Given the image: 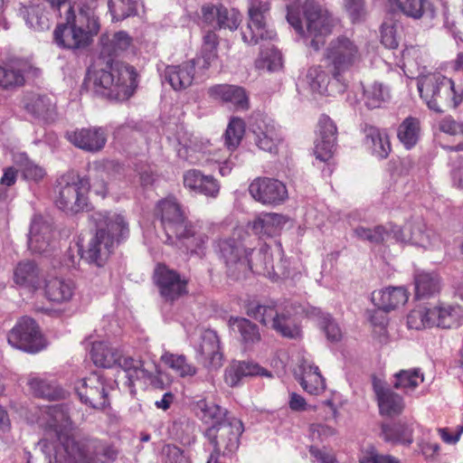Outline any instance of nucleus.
Wrapping results in <instances>:
<instances>
[{
  "label": "nucleus",
  "instance_id": "nucleus-28",
  "mask_svg": "<svg viewBox=\"0 0 463 463\" xmlns=\"http://www.w3.org/2000/svg\"><path fill=\"white\" fill-rule=\"evenodd\" d=\"M208 94L212 99L225 103H231L236 109H249V99L242 87L230 84H217L209 88Z\"/></svg>",
  "mask_w": 463,
  "mask_h": 463
},
{
  "label": "nucleus",
  "instance_id": "nucleus-20",
  "mask_svg": "<svg viewBox=\"0 0 463 463\" xmlns=\"http://www.w3.org/2000/svg\"><path fill=\"white\" fill-rule=\"evenodd\" d=\"M317 127L318 137L315 144L314 154L320 161L326 162L333 156L335 150L337 128L327 115L320 117Z\"/></svg>",
  "mask_w": 463,
  "mask_h": 463
},
{
  "label": "nucleus",
  "instance_id": "nucleus-16",
  "mask_svg": "<svg viewBox=\"0 0 463 463\" xmlns=\"http://www.w3.org/2000/svg\"><path fill=\"white\" fill-rule=\"evenodd\" d=\"M249 193L252 198L265 205H279L288 198L286 185L278 179L258 177L250 186Z\"/></svg>",
  "mask_w": 463,
  "mask_h": 463
},
{
  "label": "nucleus",
  "instance_id": "nucleus-1",
  "mask_svg": "<svg viewBox=\"0 0 463 463\" xmlns=\"http://www.w3.org/2000/svg\"><path fill=\"white\" fill-rule=\"evenodd\" d=\"M84 85L98 96L125 101L137 88V72L131 65L109 59L88 70Z\"/></svg>",
  "mask_w": 463,
  "mask_h": 463
},
{
  "label": "nucleus",
  "instance_id": "nucleus-22",
  "mask_svg": "<svg viewBox=\"0 0 463 463\" xmlns=\"http://www.w3.org/2000/svg\"><path fill=\"white\" fill-rule=\"evenodd\" d=\"M53 41L59 47L70 50L84 48L90 43L88 33L74 20L58 24L53 32Z\"/></svg>",
  "mask_w": 463,
  "mask_h": 463
},
{
  "label": "nucleus",
  "instance_id": "nucleus-32",
  "mask_svg": "<svg viewBox=\"0 0 463 463\" xmlns=\"http://www.w3.org/2000/svg\"><path fill=\"white\" fill-rule=\"evenodd\" d=\"M287 222L288 219L283 214L262 213L250 223V226L256 235L272 237L280 232Z\"/></svg>",
  "mask_w": 463,
  "mask_h": 463
},
{
  "label": "nucleus",
  "instance_id": "nucleus-18",
  "mask_svg": "<svg viewBox=\"0 0 463 463\" xmlns=\"http://www.w3.org/2000/svg\"><path fill=\"white\" fill-rule=\"evenodd\" d=\"M65 138L79 149L97 153L105 146L107 133L101 127H88L68 130Z\"/></svg>",
  "mask_w": 463,
  "mask_h": 463
},
{
  "label": "nucleus",
  "instance_id": "nucleus-19",
  "mask_svg": "<svg viewBox=\"0 0 463 463\" xmlns=\"http://www.w3.org/2000/svg\"><path fill=\"white\" fill-rule=\"evenodd\" d=\"M307 77L311 89L321 95L335 96L344 93L348 86L345 76H342V80H336L321 65L311 67Z\"/></svg>",
  "mask_w": 463,
  "mask_h": 463
},
{
  "label": "nucleus",
  "instance_id": "nucleus-50",
  "mask_svg": "<svg viewBox=\"0 0 463 463\" xmlns=\"http://www.w3.org/2000/svg\"><path fill=\"white\" fill-rule=\"evenodd\" d=\"M393 387L404 392L414 391L424 381V374L420 368L400 370L394 374Z\"/></svg>",
  "mask_w": 463,
  "mask_h": 463
},
{
  "label": "nucleus",
  "instance_id": "nucleus-31",
  "mask_svg": "<svg viewBox=\"0 0 463 463\" xmlns=\"http://www.w3.org/2000/svg\"><path fill=\"white\" fill-rule=\"evenodd\" d=\"M408 298L409 294L402 287H389L372 293V301L374 306L386 312L403 306Z\"/></svg>",
  "mask_w": 463,
  "mask_h": 463
},
{
  "label": "nucleus",
  "instance_id": "nucleus-2",
  "mask_svg": "<svg viewBox=\"0 0 463 463\" xmlns=\"http://www.w3.org/2000/svg\"><path fill=\"white\" fill-rule=\"evenodd\" d=\"M96 215L97 231L87 246L81 249V257L90 263L103 267L116 247L128 237L129 227L122 214L106 213Z\"/></svg>",
  "mask_w": 463,
  "mask_h": 463
},
{
  "label": "nucleus",
  "instance_id": "nucleus-36",
  "mask_svg": "<svg viewBox=\"0 0 463 463\" xmlns=\"http://www.w3.org/2000/svg\"><path fill=\"white\" fill-rule=\"evenodd\" d=\"M363 132L365 137V142L371 145L373 154L380 158H386L392 150V145L386 130L380 129L370 124H364Z\"/></svg>",
  "mask_w": 463,
  "mask_h": 463
},
{
  "label": "nucleus",
  "instance_id": "nucleus-35",
  "mask_svg": "<svg viewBox=\"0 0 463 463\" xmlns=\"http://www.w3.org/2000/svg\"><path fill=\"white\" fill-rule=\"evenodd\" d=\"M381 429L382 436L387 442L411 445L413 441L412 423L403 420L383 423Z\"/></svg>",
  "mask_w": 463,
  "mask_h": 463
},
{
  "label": "nucleus",
  "instance_id": "nucleus-41",
  "mask_svg": "<svg viewBox=\"0 0 463 463\" xmlns=\"http://www.w3.org/2000/svg\"><path fill=\"white\" fill-rule=\"evenodd\" d=\"M430 316L433 326L454 328L458 327L463 319V309L458 306L435 307L431 308Z\"/></svg>",
  "mask_w": 463,
  "mask_h": 463
},
{
  "label": "nucleus",
  "instance_id": "nucleus-37",
  "mask_svg": "<svg viewBox=\"0 0 463 463\" xmlns=\"http://www.w3.org/2000/svg\"><path fill=\"white\" fill-rule=\"evenodd\" d=\"M194 410L196 416L204 423L221 424L226 420H231L232 418L228 417V412L225 409L213 402L206 399H201L194 403Z\"/></svg>",
  "mask_w": 463,
  "mask_h": 463
},
{
  "label": "nucleus",
  "instance_id": "nucleus-48",
  "mask_svg": "<svg viewBox=\"0 0 463 463\" xmlns=\"http://www.w3.org/2000/svg\"><path fill=\"white\" fill-rule=\"evenodd\" d=\"M160 359L165 366L172 369L180 377L194 376L197 373L196 367L189 363L184 354L165 351Z\"/></svg>",
  "mask_w": 463,
  "mask_h": 463
},
{
  "label": "nucleus",
  "instance_id": "nucleus-14",
  "mask_svg": "<svg viewBox=\"0 0 463 463\" xmlns=\"http://www.w3.org/2000/svg\"><path fill=\"white\" fill-rule=\"evenodd\" d=\"M156 214L160 218L168 240L175 235L190 222L182 206L174 196L160 200L156 207Z\"/></svg>",
  "mask_w": 463,
  "mask_h": 463
},
{
  "label": "nucleus",
  "instance_id": "nucleus-51",
  "mask_svg": "<svg viewBox=\"0 0 463 463\" xmlns=\"http://www.w3.org/2000/svg\"><path fill=\"white\" fill-rule=\"evenodd\" d=\"M51 230L47 225L39 226L33 223L30 230L28 241L29 248L36 253H44L50 246Z\"/></svg>",
  "mask_w": 463,
  "mask_h": 463
},
{
  "label": "nucleus",
  "instance_id": "nucleus-13",
  "mask_svg": "<svg viewBox=\"0 0 463 463\" xmlns=\"http://www.w3.org/2000/svg\"><path fill=\"white\" fill-rule=\"evenodd\" d=\"M153 279L165 302L174 303L188 294V279L182 278L176 270L170 269L165 263L160 262L156 265Z\"/></svg>",
  "mask_w": 463,
  "mask_h": 463
},
{
  "label": "nucleus",
  "instance_id": "nucleus-45",
  "mask_svg": "<svg viewBox=\"0 0 463 463\" xmlns=\"http://www.w3.org/2000/svg\"><path fill=\"white\" fill-rule=\"evenodd\" d=\"M420 136V122L414 117L406 118L397 129V137L406 149L416 146Z\"/></svg>",
  "mask_w": 463,
  "mask_h": 463
},
{
  "label": "nucleus",
  "instance_id": "nucleus-43",
  "mask_svg": "<svg viewBox=\"0 0 463 463\" xmlns=\"http://www.w3.org/2000/svg\"><path fill=\"white\" fill-rule=\"evenodd\" d=\"M120 351L105 342H95L92 345L90 356L95 365L111 368L118 362Z\"/></svg>",
  "mask_w": 463,
  "mask_h": 463
},
{
  "label": "nucleus",
  "instance_id": "nucleus-3",
  "mask_svg": "<svg viewBox=\"0 0 463 463\" xmlns=\"http://www.w3.org/2000/svg\"><path fill=\"white\" fill-rule=\"evenodd\" d=\"M301 14L306 29L302 24L300 11L296 8H288L287 20L300 36L310 38V46L318 51L324 45L326 36L332 33L333 17L315 0H306L301 5Z\"/></svg>",
  "mask_w": 463,
  "mask_h": 463
},
{
  "label": "nucleus",
  "instance_id": "nucleus-34",
  "mask_svg": "<svg viewBox=\"0 0 463 463\" xmlns=\"http://www.w3.org/2000/svg\"><path fill=\"white\" fill-rule=\"evenodd\" d=\"M229 326L238 335L241 344L248 349L261 340V335L258 325L244 317H231Z\"/></svg>",
  "mask_w": 463,
  "mask_h": 463
},
{
  "label": "nucleus",
  "instance_id": "nucleus-56",
  "mask_svg": "<svg viewBox=\"0 0 463 463\" xmlns=\"http://www.w3.org/2000/svg\"><path fill=\"white\" fill-rule=\"evenodd\" d=\"M242 20L241 14L234 8H227L219 4V14L217 17L216 27L219 29H229L235 31L240 26Z\"/></svg>",
  "mask_w": 463,
  "mask_h": 463
},
{
  "label": "nucleus",
  "instance_id": "nucleus-21",
  "mask_svg": "<svg viewBox=\"0 0 463 463\" xmlns=\"http://www.w3.org/2000/svg\"><path fill=\"white\" fill-rule=\"evenodd\" d=\"M256 146L268 153L278 154L282 137L279 127L270 119L258 118L252 125Z\"/></svg>",
  "mask_w": 463,
  "mask_h": 463
},
{
  "label": "nucleus",
  "instance_id": "nucleus-44",
  "mask_svg": "<svg viewBox=\"0 0 463 463\" xmlns=\"http://www.w3.org/2000/svg\"><path fill=\"white\" fill-rule=\"evenodd\" d=\"M300 385L308 393L317 395L325 390V379L317 365L303 364Z\"/></svg>",
  "mask_w": 463,
  "mask_h": 463
},
{
  "label": "nucleus",
  "instance_id": "nucleus-9",
  "mask_svg": "<svg viewBox=\"0 0 463 463\" xmlns=\"http://www.w3.org/2000/svg\"><path fill=\"white\" fill-rule=\"evenodd\" d=\"M242 432V422L234 417L231 420L210 426L205 430V437L213 449L208 459L218 463L221 457L232 458L239 449Z\"/></svg>",
  "mask_w": 463,
  "mask_h": 463
},
{
  "label": "nucleus",
  "instance_id": "nucleus-52",
  "mask_svg": "<svg viewBox=\"0 0 463 463\" xmlns=\"http://www.w3.org/2000/svg\"><path fill=\"white\" fill-rule=\"evenodd\" d=\"M28 384L36 397L47 400H58L62 397V390L45 379L33 378Z\"/></svg>",
  "mask_w": 463,
  "mask_h": 463
},
{
  "label": "nucleus",
  "instance_id": "nucleus-63",
  "mask_svg": "<svg viewBox=\"0 0 463 463\" xmlns=\"http://www.w3.org/2000/svg\"><path fill=\"white\" fill-rule=\"evenodd\" d=\"M27 24L36 31H44L50 27L49 18L38 10H33L28 14Z\"/></svg>",
  "mask_w": 463,
  "mask_h": 463
},
{
  "label": "nucleus",
  "instance_id": "nucleus-23",
  "mask_svg": "<svg viewBox=\"0 0 463 463\" xmlns=\"http://www.w3.org/2000/svg\"><path fill=\"white\" fill-rule=\"evenodd\" d=\"M22 103L24 109L34 119L51 123L56 118V105L46 94L26 93Z\"/></svg>",
  "mask_w": 463,
  "mask_h": 463
},
{
  "label": "nucleus",
  "instance_id": "nucleus-33",
  "mask_svg": "<svg viewBox=\"0 0 463 463\" xmlns=\"http://www.w3.org/2000/svg\"><path fill=\"white\" fill-rule=\"evenodd\" d=\"M373 390L377 398L381 415L392 417L399 415L404 410L403 398L389 388L374 384Z\"/></svg>",
  "mask_w": 463,
  "mask_h": 463
},
{
  "label": "nucleus",
  "instance_id": "nucleus-8",
  "mask_svg": "<svg viewBox=\"0 0 463 463\" xmlns=\"http://www.w3.org/2000/svg\"><path fill=\"white\" fill-rule=\"evenodd\" d=\"M324 57L329 72L339 80L362 60L359 46L351 38L340 35L330 41L325 50Z\"/></svg>",
  "mask_w": 463,
  "mask_h": 463
},
{
  "label": "nucleus",
  "instance_id": "nucleus-39",
  "mask_svg": "<svg viewBox=\"0 0 463 463\" xmlns=\"http://www.w3.org/2000/svg\"><path fill=\"white\" fill-rule=\"evenodd\" d=\"M74 285L72 282L53 278L48 279L44 286L45 298L53 303L62 304L69 302L74 295Z\"/></svg>",
  "mask_w": 463,
  "mask_h": 463
},
{
  "label": "nucleus",
  "instance_id": "nucleus-15",
  "mask_svg": "<svg viewBox=\"0 0 463 463\" xmlns=\"http://www.w3.org/2000/svg\"><path fill=\"white\" fill-rule=\"evenodd\" d=\"M75 389L81 402L93 409L103 410L109 404L105 380L96 373L79 381Z\"/></svg>",
  "mask_w": 463,
  "mask_h": 463
},
{
  "label": "nucleus",
  "instance_id": "nucleus-64",
  "mask_svg": "<svg viewBox=\"0 0 463 463\" xmlns=\"http://www.w3.org/2000/svg\"><path fill=\"white\" fill-rule=\"evenodd\" d=\"M381 42L388 49H396L399 45L396 29L392 24H383L381 28Z\"/></svg>",
  "mask_w": 463,
  "mask_h": 463
},
{
  "label": "nucleus",
  "instance_id": "nucleus-5",
  "mask_svg": "<svg viewBox=\"0 0 463 463\" xmlns=\"http://www.w3.org/2000/svg\"><path fill=\"white\" fill-rule=\"evenodd\" d=\"M250 235L242 229H234L230 237L216 241L215 249L226 267V273L235 279L246 277L250 268L248 255L251 246L248 243Z\"/></svg>",
  "mask_w": 463,
  "mask_h": 463
},
{
  "label": "nucleus",
  "instance_id": "nucleus-24",
  "mask_svg": "<svg viewBox=\"0 0 463 463\" xmlns=\"http://www.w3.org/2000/svg\"><path fill=\"white\" fill-rule=\"evenodd\" d=\"M184 186L189 191L215 198L220 193V184L211 175H204L198 169H189L183 175Z\"/></svg>",
  "mask_w": 463,
  "mask_h": 463
},
{
  "label": "nucleus",
  "instance_id": "nucleus-7",
  "mask_svg": "<svg viewBox=\"0 0 463 463\" xmlns=\"http://www.w3.org/2000/svg\"><path fill=\"white\" fill-rule=\"evenodd\" d=\"M90 182L78 174L61 175L56 186L55 204L67 213H78L88 207Z\"/></svg>",
  "mask_w": 463,
  "mask_h": 463
},
{
  "label": "nucleus",
  "instance_id": "nucleus-26",
  "mask_svg": "<svg viewBox=\"0 0 463 463\" xmlns=\"http://www.w3.org/2000/svg\"><path fill=\"white\" fill-rule=\"evenodd\" d=\"M174 239L180 241L191 254L204 255L209 237L202 226L189 222Z\"/></svg>",
  "mask_w": 463,
  "mask_h": 463
},
{
  "label": "nucleus",
  "instance_id": "nucleus-30",
  "mask_svg": "<svg viewBox=\"0 0 463 463\" xmlns=\"http://www.w3.org/2000/svg\"><path fill=\"white\" fill-rule=\"evenodd\" d=\"M258 375L271 377V373L257 363L235 361L226 369L224 378L228 385L234 387L242 378Z\"/></svg>",
  "mask_w": 463,
  "mask_h": 463
},
{
  "label": "nucleus",
  "instance_id": "nucleus-59",
  "mask_svg": "<svg viewBox=\"0 0 463 463\" xmlns=\"http://www.w3.org/2000/svg\"><path fill=\"white\" fill-rule=\"evenodd\" d=\"M431 308H420L411 311L407 317L409 328L420 330L433 326V320L430 316Z\"/></svg>",
  "mask_w": 463,
  "mask_h": 463
},
{
  "label": "nucleus",
  "instance_id": "nucleus-17",
  "mask_svg": "<svg viewBox=\"0 0 463 463\" xmlns=\"http://www.w3.org/2000/svg\"><path fill=\"white\" fill-rule=\"evenodd\" d=\"M396 240L429 248L439 240V234L428 227L421 218L411 219L402 229L396 228Z\"/></svg>",
  "mask_w": 463,
  "mask_h": 463
},
{
  "label": "nucleus",
  "instance_id": "nucleus-25",
  "mask_svg": "<svg viewBox=\"0 0 463 463\" xmlns=\"http://www.w3.org/2000/svg\"><path fill=\"white\" fill-rule=\"evenodd\" d=\"M219 36L213 31H208L203 35V44L199 54L192 59L198 73L204 74L210 68L217 67L220 61L218 56Z\"/></svg>",
  "mask_w": 463,
  "mask_h": 463
},
{
  "label": "nucleus",
  "instance_id": "nucleus-42",
  "mask_svg": "<svg viewBox=\"0 0 463 463\" xmlns=\"http://www.w3.org/2000/svg\"><path fill=\"white\" fill-rule=\"evenodd\" d=\"M250 255H248V260L250 268V272L257 274L269 275L273 270V258L270 248L264 243L258 251L251 247Z\"/></svg>",
  "mask_w": 463,
  "mask_h": 463
},
{
  "label": "nucleus",
  "instance_id": "nucleus-54",
  "mask_svg": "<svg viewBox=\"0 0 463 463\" xmlns=\"http://www.w3.org/2000/svg\"><path fill=\"white\" fill-rule=\"evenodd\" d=\"M102 41V52L108 53L109 56L117 55L118 52L128 50L132 44V37L125 31H119L113 34L111 39L107 38L105 41L104 36Z\"/></svg>",
  "mask_w": 463,
  "mask_h": 463
},
{
  "label": "nucleus",
  "instance_id": "nucleus-53",
  "mask_svg": "<svg viewBox=\"0 0 463 463\" xmlns=\"http://www.w3.org/2000/svg\"><path fill=\"white\" fill-rule=\"evenodd\" d=\"M109 10L112 22H120L137 14L136 0H109Z\"/></svg>",
  "mask_w": 463,
  "mask_h": 463
},
{
  "label": "nucleus",
  "instance_id": "nucleus-40",
  "mask_svg": "<svg viewBox=\"0 0 463 463\" xmlns=\"http://www.w3.org/2000/svg\"><path fill=\"white\" fill-rule=\"evenodd\" d=\"M416 298H430L438 294L441 288V279L437 272L419 271L414 276Z\"/></svg>",
  "mask_w": 463,
  "mask_h": 463
},
{
  "label": "nucleus",
  "instance_id": "nucleus-60",
  "mask_svg": "<svg viewBox=\"0 0 463 463\" xmlns=\"http://www.w3.org/2000/svg\"><path fill=\"white\" fill-rule=\"evenodd\" d=\"M403 14L414 19H420L424 14L427 0H391Z\"/></svg>",
  "mask_w": 463,
  "mask_h": 463
},
{
  "label": "nucleus",
  "instance_id": "nucleus-10",
  "mask_svg": "<svg viewBox=\"0 0 463 463\" xmlns=\"http://www.w3.org/2000/svg\"><path fill=\"white\" fill-rule=\"evenodd\" d=\"M247 315L263 326H270L284 337L293 338L297 334L290 313L275 305L250 303L247 307Z\"/></svg>",
  "mask_w": 463,
  "mask_h": 463
},
{
  "label": "nucleus",
  "instance_id": "nucleus-29",
  "mask_svg": "<svg viewBox=\"0 0 463 463\" xmlns=\"http://www.w3.org/2000/svg\"><path fill=\"white\" fill-rule=\"evenodd\" d=\"M116 365H118L126 373L131 393L136 392L135 383L137 381L152 382L154 373L150 368L146 367L145 363L140 359L125 356L120 353Z\"/></svg>",
  "mask_w": 463,
  "mask_h": 463
},
{
  "label": "nucleus",
  "instance_id": "nucleus-4",
  "mask_svg": "<svg viewBox=\"0 0 463 463\" xmlns=\"http://www.w3.org/2000/svg\"><path fill=\"white\" fill-rule=\"evenodd\" d=\"M418 90L428 108L436 112L456 109L463 101V89L439 72L420 76Z\"/></svg>",
  "mask_w": 463,
  "mask_h": 463
},
{
  "label": "nucleus",
  "instance_id": "nucleus-61",
  "mask_svg": "<svg viewBox=\"0 0 463 463\" xmlns=\"http://www.w3.org/2000/svg\"><path fill=\"white\" fill-rule=\"evenodd\" d=\"M48 414L52 418L50 426L54 428L58 432L59 430L64 429L70 425V415L62 405H54L48 408Z\"/></svg>",
  "mask_w": 463,
  "mask_h": 463
},
{
  "label": "nucleus",
  "instance_id": "nucleus-27",
  "mask_svg": "<svg viewBox=\"0 0 463 463\" xmlns=\"http://www.w3.org/2000/svg\"><path fill=\"white\" fill-rule=\"evenodd\" d=\"M196 68L191 60L178 65H169L165 70V79L175 90H184L192 86Z\"/></svg>",
  "mask_w": 463,
  "mask_h": 463
},
{
  "label": "nucleus",
  "instance_id": "nucleus-38",
  "mask_svg": "<svg viewBox=\"0 0 463 463\" xmlns=\"http://www.w3.org/2000/svg\"><path fill=\"white\" fill-rule=\"evenodd\" d=\"M14 282L33 291L41 287L40 269L33 261L19 262L14 271Z\"/></svg>",
  "mask_w": 463,
  "mask_h": 463
},
{
  "label": "nucleus",
  "instance_id": "nucleus-6",
  "mask_svg": "<svg viewBox=\"0 0 463 463\" xmlns=\"http://www.w3.org/2000/svg\"><path fill=\"white\" fill-rule=\"evenodd\" d=\"M63 447L69 463H113L119 455L113 442L94 437L67 438Z\"/></svg>",
  "mask_w": 463,
  "mask_h": 463
},
{
  "label": "nucleus",
  "instance_id": "nucleus-11",
  "mask_svg": "<svg viewBox=\"0 0 463 463\" xmlns=\"http://www.w3.org/2000/svg\"><path fill=\"white\" fill-rule=\"evenodd\" d=\"M269 11V4L262 0H250L248 7L249 21L242 31L244 43L255 45L260 41L273 40L276 33L269 30L266 24V14Z\"/></svg>",
  "mask_w": 463,
  "mask_h": 463
},
{
  "label": "nucleus",
  "instance_id": "nucleus-62",
  "mask_svg": "<svg viewBox=\"0 0 463 463\" xmlns=\"http://www.w3.org/2000/svg\"><path fill=\"white\" fill-rule=\"evenodd\" d=\"M320 326L329 341L337 342L342 338V332L339 326L330 316L323 317L320 321Z\"/></svg>",
  "mask_w": 463,
  "mask_h": 463
},
{
  "label": "nucleus",
  "instance_id": "nucleus-49",
  "mask_svg": "<svg viewBox=\"0 0 463 463\" xmlns=\"http://www.w3.org/2000/svg\"><path fill=\"white\" fill-rule=\"evenodd\" d=\"M24 84V73L16 64L9 63L0 66V89L13 90Z\"/></svg>",
  "mask_w": 463,
  "mask_h": 463
},
{
  "label": "nucleus",
  "instance_id": "nucleus-58",
  "mask_svg": "<svg viewBox=\"0 0 463 463\" xmlns=\"http://www.w3.org/2000/svg\"><path fill=\"white\" fill-rule=\"evenodd\" d=\"M95 5L88 6L87 5H80L79 19L82 24H86L87 31L90 37V43L93 35L98 34L100 29L99 19L95 14Z\"/></svg>",
  "mask_w": 463,
  "mask_h": 463
},
{
  "label": "nucleus",
  "instance_id": "nucleus-46",
  "mask_svg": "<svg viewBox=\"0 0 463 463\" xmlns=\"http://www.w3.org/2000/svg\"><path fill=\"white\" fill-rule=\"evenodd\" d=\"M397 225L388 223L387 225H376L373 229L359 226L354 229V233L360 240L367 241L373 244L383 243L392 233L396 239Z\"/></svg>",
  "mask_w": 463,
  "mask_h": 463
},
{
  "label": "nucleus",
  "instance_id": "nucleus-47",
  "mask_svg": "<svg viewBox=\"0 0 463 463\" xmlns=\"http://www.w3.org/2000/svg\"><path fill=\"white\" fill-rule=\"evenodd\" d=\"M389 99V90L381 82L374 81L363 86V99L370 109L381 108Z\"/></svg>",
  "mask_w": 463,
  "mask_h": 463
},
{
  "label": "nucleus",
  "instance_id": "nucleus-57",
  "mask_svg": "<svg viewBox=\"0 0 463 463\" xmlns=\"http://www.w3.org/2000/svg\"><path fill=\"white\" fill-rule=\"evenodd\" d=\"M219 349L220 341L216 332L213 330H205L199 348L200 354L204 359L213 360L215 357L221 356Z\"/></svg>",
  "mask_w": 463,
  "mask_h": 463
},
{
  "label": "nucleus",
  "instance_id": "nucleus-55",
  "mask_svg": "<svg viewBox=\"0 0 463 463\" xmlns=\"http://www.w3.org/2000/svg\"><path fill=\"white\" fill-rule=\"evenodd\" d=\"M244 133V121L239 118H232L224 133V145L229 151H234L239 146Z\"/></svg>",
  "mask_w": 463,
  "mask_h": 463
},
{
  "label": "nucleus",
  "instance_id": "nucleus-12",
  "mask_svg": "<svg viewBox=\"0 0 463 463\" xmlns=\"http://www.w3.org/2000/svg\"><path fill=\"white\" fill-rule=\"evenodd\" d=\"M8 343L28 353H37L45 346L43 335L36 321L29 317H21L7 335Z\"/></svg>",
  "mask_w": 463,
  "mask_h": 463
}]
</instances>
